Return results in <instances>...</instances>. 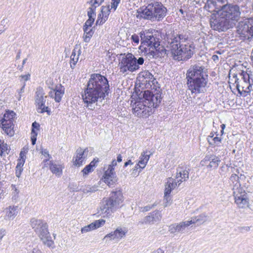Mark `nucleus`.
Wrapping results in <instances>:
<instances>
[{
  "label": "nucleus",
  "mask_w": 253,
  "mask_h": 253,
  "mask_svg": "<svg viewBox=\"0 0 253 253\" xmlns=\"http://www.w3.org/2000/svg\"><path fill=\"white\" fill-rule=\"evenodd\" d=\"M188 36L184 33H174L169 42V49L174 60L186 61L194 53V47L188 42Z\"/></svg>",
  "instance_id": "nucleus-2"
},
{
  "label": "nucleus",
  "mask_w": 253,
  "mask_h": 253,
  "mask_svg": "<svg viewBox=\"0 0 253 253\" xmlns=\"http://www.w3.org/2000/svg\"><path fill=\"white\" fill-rule=\"evenodd\" d=\"M238 177L236 175H232L230 180L236 181V184L233 187V196L234 197L235 202L239 208L244 209L248 207L249 200L247 198V193L241 185L238 182Z\"/></svg>",
  "instance_id": "nucleus-10"
},
{
  "label": "nucleus",
  "mask_w": 253,
  "mask_h": 253,
  "mask_svg": "<svg viewBox=\"0 0 253 253\" xmlns=\"http://www.w3.org/2000/svg\"><path fill=\"white\" fill-rule=\"evenodd\" d=\"M208 216L206 213H203L197 216L192 217L191 220H188L191 224L197 223L198 225H201L208 220Z\"/></svg>",
  "instance_id": "nucleus-30"
},
{
  "label": "nucleus",
  "mask_w": 253,
  "mask_h": 253,
  "mask_svg": "<svg viewBox=\"0 0 253 253\" xmlns=\"http://www.w3.org/2000/svg\"><path fill=\"white\" fill-rule=\"evenodd\" d=\"M80 48V46L76 45L72 51L70 56V67L72 69L75 68V65L79 60V56L81 53Z\"/></svg>",
  "instance_id": "nucleus-25"
},
{
  "label": "nucleus",
  "mask_w": 253,
  "mask_h": 253,
  "mask_svg": "<svg viewBox=\"0 0 253 253\" xmlns=\"http://www.w3.org/2000/svg\"><path fill=\"white\" fill-rule=\"evenodd\" d=\"M98 162V159H94L88 165L89 166H90L92 169H93L94 167H95L96 164Z\"/></svg>",
  "instance_id": "nucleus-54"
},
{
  "label": "nucleus",
  "mask_w": 253,
  "mask_h": 253,
  "mask_svg": "<svg viewBox=\"0 0 253 253\" xmlns=\"http://www.w3.org/2000/svg\"><path fill=\"white\" fill-rule=\"evenodd\" d=\"M126 232L127 231L126 229L118 227L114 231L106 235L103 240H106V241L108 239H109L110 240H120L126 235Z\"/></svg>",
  "instance_id": "nucleus-20"
},
{
  "label": "nucleus",
  "mask_w": 253,
  "mask_h": 253,
  "mask_svg": "<svg viewBox=\"0 0 253 253\" xmlns=\"http://www.w3.org/2000/svg\"><path fill=\"white\" fill-rule=\"evenodd\" d=\"M144 63L143 57L137 59L131 53H127L123 56L119 63L120 72L123 74L127 71L134 72L139 68V65Z\"/></svg>",
  "instance_id": "nucleus-9"
},
{
  "label": "nucleus",
  "mask_w": 253,
  "mask_h": 253,
  "mask_svg": "<svg viewBox=\"0 0 253 253\" xmlns=\"http://www.w3.org/2000/svg\"><path fill=\"white\" fill-rule=\"evenodd\" d=\"M4 194V190L3 187V184L0 182V200L2 198Z\"/></svg>",
  "instance_id": "nucleus-56"
},
{
  "label": "nucleus",
  "mask_w": 253,
  "mask_h": 253,
  "mask_svg": "<svg viewBox=\"0 0 253 253\" xmlns=\"http://www.w3.org/2000/svg\"><path fill=\"white\" fill-rule=\"evenodd\" d=\"M151 155V153L149 152V154H148L147 151H144L141 153L138 162V165L140 166V171L146 167Z\"/></svg>",
  "instance_id": "nucleus-31"
},
{
  "label": "nucleus",
  "mask_w": 253,
  "mask_h": 253,
  "mask_svg": "<svg viewBox=\"0 0 253 253\" xmlns=\"http://www.w3.org/2000/svg\"><path fill=\"white\" fill-rule=\"evenodd\" d=\"M0 126L4 133L9 137L13 136L15 134L14 130V125L12 122H0Z\"/></svg>",
  "instance_id": "nucleus-23"
},
{
  "label": "nucleus",
  "mask_w": 253,
  "mask_h": 253,
  "mask_svg": "<svg viewBox=\"0 0 253 253\" xmlns=\"http://www.w3.org/2000/svg\"><path fill=\"white\" fill-rule=\"evenodd\" d=\"M101 13L98 15L97 19L96 21V25H101L104 24L108 19V16L110 12V6H102Z\"/></svg>",
  "instance_id": "nucleus-22"
},
{
  "label": "nucleus",
  "mask_w": 253,
  "mask_h": 253,
  "mask_svg": "<svg viewBox=\"0 0 253 253\" xmlns=\"http://www.w3.org/2000/svg\"><path fill=\"white\" fill-rule=\"evenodd\" d=\"M191 225V223L188 221H181L179 223H175L170 225L169 226V231L171 234L177 233H183L184 232L186 227Z\"/></svg>",
  "instance_id": "nucleus-19"
},
{
  "label": "nucleus",
  "mask_w": 253,
  "mask_h": 253,
  "mask_svg": "<svg viewBox=\"0 0 253 253\" xmlns=\"http://www.w3.org/2000/svg\"><path fill=\"white\" fill-rule=\"evenodd\" d=\"M8 145L6 143H4L3 141L1 140V143L0 144V148L2 151V154L8 150Z\"/></svg>",
  "instance_id": "nucleus-49"
},
{
  "label": "nucleus",
  "mask_w": 253,
  "mask_h": 253,
  "mask_svg": "<svg viewBox=\"0 0 253 253\" xmlns=\"http://www.w3.org/2000/svg\"><path fill=\"white\" fill-rule=\"evenodd\" d=\"M117 165V161L115 160H113L111 164L109 165L108 167L110 168H114V167Z\"/></svg>",
  "instance_id": "nucleus-58"
},
{
  "label": "nucleus",
  "mask_w": 253,
  "mask_h": 253,
  "mask_svg": "<svg viewBox=\"0 0 253 253\" xmlns=\"http://www.w3.org/2000/svg\"><path fill=\"white\" fill-rule=\"evenodd\" d=\"M109 93V85L107 78L100 74H92L82 94V98L85 106L93 110L94 105L102 102Z\"/></svg>",
  "instance_id": "nucleus-1"
},
{
  "label": "nucleus",
  "mask_w": 253,
  "mask_h": 253,
  "mask_svg": "<svg viewBox=\"0 0 253 253\" xmlns=\"http://www.w3.org/2000/svg\"><path fill=\"white\" fill-rule=\"evenodd\" d=\"M42 154L43 155L45 158V159L48 160V162H49V160L51 158V157L48 153V151L46 149H43L42 151Z\"/></svg>",
  "instance_id": "nucleus-50"
},
{
  "label": "nucleus",
  "mask_w": 253,
  "mask_h": 253,
  "mask_svg": "<svg viewBox=\"0 0 253 253\" xmlns=\"http://www.w3.org/2000/svg\"><path fill=\"white\" fill-rule=\"evenodd\" d=\"M152 216H153V219L155 221L158 222L161 220L162 218V215L160 211H155L151 213H150Z\"/></svg>",
  "instance_id": "nucleus-42"
},
{
  "label": "nucleus",
  "mask_w": 253,
  "mask_h": 253,
  "mask_svg": "<svg viewBox=\"0 0 253 253\" xmlns=\"http://www.w3.org/2000/svg\"><path fill=\"white\" fill-rule=\"evenodd\" d=\"M5 230H4V229L0 230V237L2 238L5 235Z\"/></svg>",
  "instance_id": "nucleus-62"
},
{
  "label": "nucleus",
  "mask_w": 253,
  "mask_h": 253,
  "mask_svg": "<svg viewBox=\"0 0 253 253\" xmlns=\"http://www.w3.org/2000/svg\"><path fill=\"white\" fill-rule=\"evenodd\" d=\"M46 98L47 96L45 95L42 88L40 87L37 88L35 93V100L38 112L40 113L46 112L48 115H50V111L48 107L45 105Z\"/></svg>",
  "instance_id": "nucleus-14"
},
{
  "label": "nucleus",
  "mask_w": 253,
  "mask_h": 253,
  "mask_svg": "<svg viewBox=\"0 0 253 253\" xmlns=\"http://www.w3.org/2000/svg\"><path fill=\"white\" fill-rule=\"evenodd\" d=\"M190 168L185 166H179L176 168V171L174 179L181 184L183 182L186 181L189 177Z\"/></svg>",
  "instance_id": "nucleus-17"
},
{
  "label": "nucleus",
  "mask_w": 253,
  "mask_h": 253,
  "mask_svg": "<svg viewBox=\"0 0 253 253\" xmlns=\"http://www.w3.org/2000/svg\"><path fill=\"white\" fill-rule=\"evenodd\" d=\"M237 33L242 38L249 39L253 36V17L240 21L236 27Z\"/></svg>",
  "instance_id": "nucleus-13"
},
{
  "label": "nucleus",
  "mask_w": 253,
  "mask_h": 253,
  "mask_svg": "<svg viewBox=\"0 0 253 253\" xmlns=\"http://www.w3.org/2000/svg\"><path fill=\"white\" fill-rule=\"evenodd\" d=\"M218 15L224 17L231 22L237 21L241 15L240 7L238 5L228 3V2L222 6L216 12Z\"/></svg>",
  "instance_id": "nucleus-11"
},
{
  "label": "nucleus",
  "mask_w": 253,
  "mask_h": 253,
  "mask_svg": "<svg viewBox=\"0 0 253 253\" xmlns=\"http://www.w3.org/2000/svg\"><path fill=\"white\" fill-rule=\"evenodd\" d=\"M32 129H35L36 128V129H38L39 127H40V125L38 123H36V122H34L33 124H32Z\"/></svg>",
  "instance_id": "nucleus-60"
},
{
  "label": "nucleus",
  "mask_w": 253,
  "mask_h": 253,
  "mask_svg": "<svg viewBox=\"0 0 253 253\" xmlns=\"http://www.w3.org/2000/svg\"><path fill=\"white\" fill-rule=\"evenodd\" d=\"M42 167V168L49 167L51 172L57 177H60L62 175L63 169L64 168L63 165L54 162L53 161L48 162L47 159L43 160Z\"/></svg>",
  "instance_id": "nucleus-16"
},
{
  "label": "nucleus",
  "mask_w": 253,
  "mask_h": 253,
  "mask_svg": "<svg viewBox=\"0 0 253 253\" xmlns=\"http://www.w3.org/2000/svg\"><path fill=\"white\" fill-rule=\"evenodd\" d=\"M19 190L18 187L14 184L11 185V200L14 202L16 203L19 199Z\"/></svg>",
  "instance_id": "nucleus-33"
},
{
  "label": "nucleus",
  "mask_w": 253,
  "mask_h": 253,
  "mask_svg": "<svg viewBox=\"0 0 253 253\" xmlns=\"http://www.w3.org/2000/svg\"><path fill=\"white\" fill-rule=\"evenodd\" d=\"M83 30L84 32V34L83 35L84 41L86 42H88L92 37L94 32L92 31L91 28H84Z\"/></svg>",
  "instance_id": "nucleus-34"
},
{
  "label": "nucleus",
  "mask_w": 253,
  "mask_h": 253,
  "mask_svg": "<svg viewBox=\"0 0 253 253\" xmlns=\"http://www.w3.org/2000/svg\"><path fill=\"white\" fill-rule=\"evenodd\" d=\"M141 43L143 44L145 52L148 54L149 50H153L160 45L159 39L154 37L152 33L148 31H141L140 33Z\"/></svg>",
  "instance_id": "nucleus-12"
},
{
  "label": "nucleus",
  "mask_w": 253,
  "mask_h": 253,
  "mask_svg": "<svg viewBox=\"0 0 253 253\" xmlns=\"http://www.w3.org/2000/svg\"><path fill=\"white\" fill-rule=\"evenodd\" d=\"M25 152L22 151L20 153V159L18 160L16 167L17 168H22L25 163Z\"/></svg>",
  "instance_id": "nucleus-41"
},
{
  "label": "nucleus",
  "mask_w": 253,
  "mask_h": 253,
  "mask_svg": "<svg viewBox=\"0 0 253 253\" xmlns=\"http://www.w3.org/2000/svg\"><path fill=\"white\" fill-rule=\"evenodd\" d=\"M180 184L177 183V181L172 177H169L167 179V182L165 184V192L166 195H169L172 190L175 189L177 186H179Z\"/></svg>",
  "instance_id": "nucleus-29"
},
{
  "label": "nucleus",
  "mask_w": 253,
  "mask_h": 253,
  "mask_svg": "<svg viewBox=\"0 0 253 253\" xmlns=\"http://www.w3.org/2000/svg\"><path fill=\"white\" fill-rule=\"evenodd\" d=\"M142 76L146 79V82H148L150 83V82L154 84L153 82L154 81V78L153 75L150 73L148 71H145L142 73Z\"/></svg>",
  "instance_id": "nucleus-38"
},
{
  "label": "nucleus",
  "mask_w": 253,
  "mask_h": 253,
  "mask_svg": "<svg viewBox=\"0 0 253 253\" xmlns=\"http://www.w3.org/2000/svg\"><path fill=\"white\" fill-rule=\"evenodd\" d=\"M104 181L109 186H111L117 181L116 176L103 175Z\"/></svg>",
  "instance_id": "nucleus-36"
},
{
  "label": "nucleus",
  "mask_w": 253,
  "mask_h": 253,
  "mask_svg": "<svg viewBox=\"0 0 253 253\" xmlns=\"http://www.w3.org/2000/svg\"><path fill=\"white\" fill-rule=\"evenodd\" d=\"M210 162V164L207 166V168L216 169L218 167L220 160L219 157L215 156L211 157L206 156L204 159L201 161L202 165L206 164L207 162Z\"/></svg>",
  "instance_id": "nucleus-24"
},
{
  "label": "nucleus",
  "mask_w": 253,
  "mask_h": 253,
  "mask_svg": "<svg viewBox=\"0 0 253 253\" xmlns=\"http://www.w3.org/2000/svg\"><path fill=\"white\" fill-rule=\"evenodd\" d=\"M16 116L15 113L13 111L7 110L3 115V118L1 119L0 122H13L14 118Z\"/></svg>",
  "instance_id": "nucleus-32"
},
{
  "label": "nucleus",
  "mask_w": 253,
  "mask_h": 253,
  "mask_svg": "<svg viewBox=\"0 0 253 253\" xmlns=\"http://www.w3.org/2000/svg\"><path fill=\"white\" fill-rule=\"evenodd\" d=\"M19 208L17 206H9L5 210V218L8 220H13L19 212Z\"/></svg>",
  "instance_id": "nucleus-28"
},
{
  "label": "nucleus",
  "mask_w": 253,
  "mask_h": 253,
  "mask_svg": "<svg viewBox=\"0 0 253 253\" xmlns=\"http://www.w3.org/2000/svg\"><path fill=\"white\" fill-rule=\"evenodd\" d=\"M93 170V169H92L90 166L88 165L85 166V167L82 170V172L83 174V176H86L88 175L89 173L91 172Z\"/></svg>",
  "instance_id": "nucleus-45"
},
{
  "label": "nucleus",
  "mask_w": 253,
  "mask_h": 253,
  "mask_svg": "<svg viewBox=\"0 0 253 253\" xmlns=\"http://www.w3.org/2000/svg\"><path fill=\"white\" fill-rule=\"evenodd\" d=\"M65 88L63 86L60 84L59 86H56L55 88L49 92V96L56 102H60L61 98L64 94Z\"/></svg>",
  "instance_id": "nucleus-21"
},
{
  "label": "nucleus",
  "mask_w": 253,
  "mask_h": 253,
  "mask_svg": "<svg viewBox=\"0 0 253 253\" xmlns=\"http://www.w3.org/2000/svg\"><path fill=\"white\" fill-rule=\"evenodd\" d=\"M123 201V196L120 190L112 192L108 199L103 200L100 208L101 211L100 214H105L107 216L110 215L119 208Z\"/></svg>",
  "instance_id": "nucleus-6"
},
{
  "label": "nucleus",
  "mask_w": 253,
  "mask_h": 253,
  "mask_svg": "<svg viewBox=\"0 0 253 253\" xmlns=\"http://www.w3.org/2000/svg\"><path fill=\"white\" fill-rule=\"evenodd\" d=\"M94 229L95 228L94 227V225H93L92 223H91L90 224L83 227L81 229V232L82 233H84Z\"/></svg>",
  "instance_id": "nucleus-44"
},
{
  "label": "nucleus",
  "mask_w": 253,
  "mask_h": 253,
  "mask_svg": "<svg viewBox=\"0 0 253 253\" xmlns=\"http://www.w3.org/2000/svg\"><path fill=\"white\" fill-rule=\"evenodd\" d=\"M105 222V221L103 219H100L95 220L94 222H92L93 225H94V227L95 229L101 227L103 225Z\"/></svg>",
  "instance_id": "nucleus-46"
},
{
  "label": "nucleus",
  "mask_w": 253,
  "mask_h": 253,
  "mask_svg": "<svg viewBox=\"0 0 253 253\" xmlns=\"http://www.w3.org/2000/svg\"><path fill=\"white\" fill-rule=\"evenodd\" d=\"M241 79L239 80L237 76L235 78L236 87L240 95L244 96L253 91V75L251 71H242L239 74Z\"/></svg>",
  "instance_id": "nucleus-8"
},
{
  "label": "nucleus",
  "mask_w": 253,
  "mask_h": 253,
  "mask_svg": "<svg viewBox=\"0 0 253 253\" xmlns=\"http://www.w3.org/2000/svg\"><path fill=\"white\" fill-rule=\"evenodd\" d=\"M30 224L43 244L49 248H53L54 247V242L51 239L48 231L47 225L46 222L42 220L33 218L31 219Z\"/></svg>",
  "instance_id": "nucleus-7"
},
{
  "label": "nucleus",
  "mask_w": 253,
  "mask_h": 253,
  "mask_svg": "<svg viewBox=\"0 0 253 253\" xmlns=\"http://www.w3.org/2000/svg\"><path fill=\"white\" fill-rule=\"evenodd\" d=\"M207 140L210 145L211 146H220L221 143V138L218 137L217 136L211 139H210L209 138H207Z\"/></svg>",
  "instance_id": "nucleus-37"
},
{
  "label": "nucleus",
  "mask_w": 253,
  "mask_h": 253,
  "mask_svg": "<svg viewBox=\"0 0 253 253\" xmlns=\"http://www.w3.org/2000/svg\"><path fill=\"white\" fill-rule=\"evenodd\" d=\"M104 175L116 176V173L114 171V168H108V169L105 171Z\"/></svg>",
  "instance_id": "nucleus-47"
},
{
  "label": "nucleus",
  "mask_w": 253,
  "mask_h": 253,
  "mask_svg": "<svg viewBox=\"0 0 253 253\" xmlns=\"http://www.w3.org/2000/svg\"><path fill=\"white\" fill-rule=\"evenodd\" d=\"M104 1V0H95L93 2L94 4L97 5L98 6L100 5Z\"/></svg>",
  "instance_id": "nucleus-59"
},
{
  "label": "nucleus",
  "mask_w": 253,
  "mask_h": 253,
  "mask_svg": "<svg viewBox=\"0 0 253 253\" xmlns=\"http://www.w3.org/2000/svg\"><path fill=\"white\" fill-rule=\"evenodd\" d=\"M28 253H42V251L37 247L33 249L32 251L29 252Z\"/></svg>",
  "instance_id": "nucleus-57"
},
{
  "label": "nucleus",
  "mask_w": 253,
  "mask_h": 253,
  "mask_svg": "<svg viewBox=\"0 0 253 253\" xmlns=\"http://www.w3.org/2000/svg\"><path fill=\"white\" fill-rule=\"evenodd\" d=\"M164 201H165L164 206L165 207H167L169 205V202L171 201V198L170 197L169 195H166V193H165Z\"/></svg>",
  "instance_id": "nucleus-51"
},
{
  "label": "nucleus",
  "mask_w": 253,
  "mask_h": 253,
  "mask_svg": "<svg viewBox=\"0 0 253 253\" xmlns=\"http://www.w3.org/2000/svg\"><path fill=\"white\" fill-rule=\"evenodd\" d=\"M88 19L85 21L83 27L91 28L93 23L94 22L96 16H93L92 15H87Z\"/></svg>",
  "instance_id": "nucleus-39"
},
{
  "label": "nucleus",
  "mask_w": 253,
  "mask_h": 253,
  "mask_svg": "<svg viewBox=\"0 0 253 253\" xmlns=\"http://www.w3.org/2000/svg\"><path fill=\"white\" fill-rule=\"evenodd\" d=\"M228 0H207L205 7L209 11L217 12Z\"/></svg>",
  "instance_id": "nucleus-18"
},
{
  "label": "nucleus",
  "mask_w": 253,
  "mask_h": 253,
  "mask_svg": "<svg viewBox=\"0 0 253 253\" xmlns=\"http://www.w3.org/2000/svg\"><path fill=\"white\" fill-rule=\"evenodd\" d=\"M111 8H113L114 10H115L118 6V4L120 3L121 0H111Z\"/></svg>",
  "instance_id": "nucleus-48"
},
{
  "label": "nucleus",
  "mask_w": 253,
  "mask_h": 253,
  "mask_svg": "<svg viewBox=\"0 0 253 253\" xmlns=\"http://www.w3.org/2000/svg\"><path fill=\"white\" fill-rule=\"evenodd\" d=\"M141 93L139 99L133 105V113L138 117L147 118L152 114L153 110L160 103L162 98L159 93L153 94L150 90Z\"/></svg>",
  "instance_id": "nucleus-3"
},
{
  "label": "nucleus",
  "mask_w": 253,
  "mask_h": 253,
  "mask_svg": "<svg viewBox=\"0 0 253 253\" xmlns=\"http://www.w3.org/2000/svg\"><path fill=\"white\" fill-rule=\"evenodd\" d=\"M239 229L241 232H249L251 227L250 226H242L239 228Z\"/></svg>",
  "instance_id": "nucleus-52"
},
{
  "label": "nucleus",
  "mask_w": 253,
  "mask_h": 253,
  "mask_svg": "<svg viewBox=\"0 0 253 253\" xmlns=\"http://www.w3.org/2000/svg\"><path fill=\"white\" fill-rule=\"evenodd\" d=\"M98 6L95 4H92L90 7L88 8L87 15H92L93 16H96V8Z\"/></svg>",
  "instance_id": "nucleus-43"
},
{
  "label": "nucleus",
  "mask_w": 253,
  "mask_h": 253,
  "mask_svg": "<svg viewBox=\"0 0 253 253\" xmlns=\"http://www.w3.org/2000/svg\"><path fill=\"white\" fill-rule=\"evenodd\" d=\"M154 223H155V221H154L153 216H152L151 213H150V214L149 215L145 216L144 218L143 221L139 222V224H142L143 223L153 224Z\"/></svg>",
  "instance_id": "nucleus-40"
},
{
  "label": "nucleus",
  "mask_w": 253,
  "mask_h": 253,
  "mask_svg": "<svg viewBox=\"0 0 253 253\" xmlns=\"http://www.w3.org/2000/svg\"><path fill=\"white\" fill-rule=\"evenodd\" d=\"M37 132H36L35 129H32L31 136L37 137Z\"/></svg>",
  "instance_id": "nucleus-63"
},
{
  "label": "nucleus",
  "mask_w": 253,
  "mask_h": 253,
  "mask_svg": "<svg viewBox=\"0 0 253 253\" xmlns=\"http://www.w3.org/2000/svg\"><path fill=\"white\" fill-rule=\"evenodd\" d=\"M167 12L166 7L161 2L153 1L145 8L139 9L137 17L152 21H160L166 16Z\"/></svg>",
  "instance_id": "nucleus-5"
},
{
  "label": "nucleus",
  "mask_w": 253,
  "mask_h": 253,
  "mask_svg": "<svg viewBox=\"0 0 253 253\" xmlns=\"http://www.w3.org/2000/svg\"><path fill=\"white\" fill-rule=\"evenodd\" d=\"M98 187V186L95 185L93 186L85 185L81 189H80V190L82 191L85 194L91 193L95 192V191H97ZM76 191H79V190L76 189Z\"/></svg>",
  "instance_id": "nucleus-35"
},
{
  "label": "nucleus",
  "mask_w": 253,
  "mask_h": 253,
  "mask_svg": "<svg viewBox=\"0 0 253 253\" xmlns=\"http://www.w3.org/2000/svg\"><path fill=\"white\" fill-rule=\"evenodd\" d=\"M234 22H231L223 16L218 15L217 19L211 21V26L214 30L218 31H224L234 25Z\"/></svg>",
  "instance_id": "nucleus-15"
},
{
  "label": "nucleus",
  "mask_w": 253,
  "mask_h": 253,
  "mask_svg": "<svg viewBox=\"0 0 253 253\" xmlns=\"http://www.w3.org/2000/svg\"><path fill=\"white\" fill-rule=\"evenodd\" d=\"M167 50L163 47L160 45L156 49L149 50L148 54L149 56H152L153 58H157L158 57H164L167 54Z\"/></svg>",
  "instance_id": "nucleus-27"
},
{
  "label": "nucleus",
  "mask_w": 253,
  "mask_h": 253,
  "mask_svg": "<svg viewBox=\"0 0 253 253\" xmlns=\"http://www.w3.org/2000/svg\"><path fill=\"white\" fill-rule=\"evenodd\" d=\"M30 75L29 74H28V75H23V76H21V77H22V79H23L25 81H28L30 79Z\"/></svg>",
  "instance_id": "nucleus-61"
},
{
  "label": "nucleus",
  "mask_w": 253,
  "mask_h": 253,
  "mask_svg": "<svg viewBox=\"0 0 253 253\" xmlns=\"http://www.w3.org/2000/svg\"><path fill=\"white\" fill-rule=\"evenodd\" d=\"M85 149L83 150L80 148L76 151V155L74 157V164L77 166L82 165L84 161L85 160L86 156L85 155Z\"/></svg>",
  "instance_id": "nucleus-26"
},
{
  "label": "nucleus",
  "mask_w": 253,
  "mask_h": 253,
  "mask_svg": "<svg viewBox=\"0 0 253 253\" xmlns=\"http://www.w3.org/2000/svg\"><path fill=\"white\" fill-rule=\"evenodd\" d=\"M152 253H165L164 251L161 249H158L156 251H154Z\"/></svg>",
  "instance_id": "nucleus-64"
},
{
  "label": "nucleus",
  "mask_w": 253,
  "mask_h": 253,
  "mask_svg": "<svg viewBox=\"0 0 253 253\" xmlns=\"http://www.w3.org/2000/svg\"><path fill=\"white\" fill-rule=\"evenodd\" d=\"M207 77L202 66L195 65L190 67L186 73V79L188 88L192 93L198 94L204 91Z\"/></svg>",
  "instance_id": "nucleus-4"
},
{
  "label": "nucleus",
  "mask_w": 253,
  "mask_h": 253,
  "mask_svg": "<svg viewBox=\"0 0 253 253\" xmlns=\"http://www.w3.org/2000/svg\"><path fill=\"white\" fill-rule=\"evenodd\" d=\"M131 40H132L133 42L134 43L138 44L139 42V38L138 36L136 35H133L131 36Z\"/></svg>",
  "instance_id": "nucleus-53"
},
{
  "label": "nucleus",
  "mask_w": 253,
  "mask_h": 253,
  "mask_svg": "<svg viewBox=\"0 0 253 253\" xmlns=\"http://www.w3.org/2000/svg\"><path fill=\"white\" fill-rule=\"evenodd\" d=\"M23 170V168H20V169L18 168H17V167H16V171H15V174H16V176H17L18 177H19L21 174V172Z\"/></svg>",
  "instance_id": "nucleus-55"
}]
</instances>
